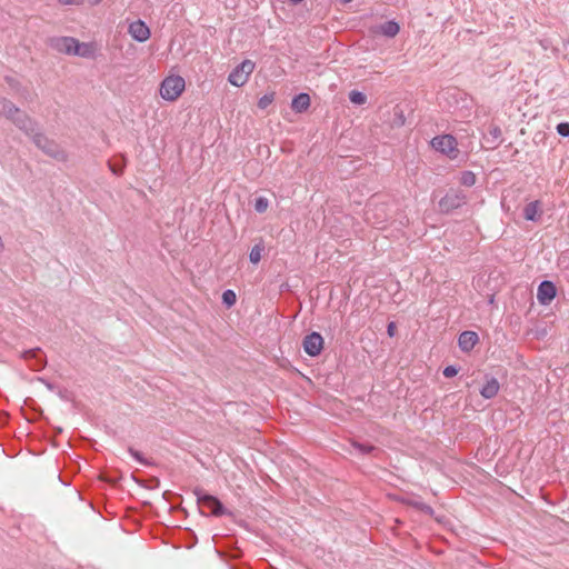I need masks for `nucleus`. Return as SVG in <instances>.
<instances>
[{
  "instance_id": "nucleus-1",
  "label": "nucleus",
  "mask_w": 569,
  "mask_h": 569,
  "mask_svg": "<svg viewBox=\"0 0 569 569\" xmlns=\"http://www.w3.org/2000/svg\"><path fill=\"white\" fill-rule=\"evenodd\" d=\"M186 90V81L181 76L169 74L160 83L159 94L169 102L177 101Z\"/></svg>"
},
{
  "instance_id": "nucleus-2",
  "label": "nucleus",
  "mask_w": 569,
  "mask_h": 569,
  "mask_svg": "<svg viewBox=\"0 0 569 569\" xmlns=\"http://www.w3.org/2000/svg\"><path fill=\"white\" fill-rule=\"evenodd\" d=\"M432 149L437 152L446 156L450 160H455L459 157L460 151L458 148L457 139L451 134H440L430 141Z\"/></svg>"
},
{
  "instance_id": "nucleus-3",
  "label": "nucleus",
  "mask_w": 569,
  "mask_h": 569,
  "mask_svg": "<svg viewBox=\"0 0 569 569\" xmlns=\"http://www.w3.org/2000/svg\"><path fill=\"white\" fill-rule=\"evenodd\" d=\"M0 114L12 119L23 130H33L32 121L7 99H0Z\"/></svg>"
},
{
  "instance_id": "nucleus-4",
  "label": "nucleus",
  "mask_w": 569,
  "mask_h": 569,
  "mask_svg": "<svg viewBox=\"0 0 569 569\" xmlns=\"http://www.w3.org/2000/svg\"><path fill=\"white\" fill-rule=\"evenodd\" d=\"M254 68L256 63L246 59L230 72L228 81L234 87H242L248 82Z\"/></svg>"
},
{
  "instance_id": "nucleus-5",
  "label": "nucleus",
  "mask_w": 569,
  "mask_h": 569,
  "mask_svg": "<svg viewBox=\"0 0 569 569\" xmlns=\"http://www.w3.org/2000/svg\"><path fill=\"white\" fill-rule=\"evenodd\" d=\"M198 502L203 507L209 509L214 516L224 515V509L221 502L213 496L202 493L201 490L196 491Z\"/></svg>"
},
{
  "instance_id": "nucleus-6",
  "label": "nucleus",
  "mask_w": 569,
  "mask_h": 569,
  "mask_svg": "<svg viewBox=\"0 0 569 569\" xmlns=\"http://www.w3.org/2000/svg\"><path fill=\"white\" fill-rule=\"evenodd\" d=\"M303 350L311 357L319 356L323 349V338L318 332H312L303 339Z\"/></svg>"
},
{
  "instance_id": "nucleus-7",
  "label": "nucleus",
  "mask_w": 569,
  "mask_h": 569,
  "mask_svg": "<svg viewBox=\"0 0 569 569\" xmlns=\"http://www.w3.org/2000/svg\"><path fill=\"white\" fill-rule=\"evenodd\" d=\"M76 38L73 37H56L50 39V47L60 53L73 56Z\"/></svg>"
},
{
  "instance_id": "nucleus-8",
  "label": "nucleus",
  "mask_w": 569,
  "mask_h": 569,
  "mask_svg": "<svg viewBox=\"0 0 569 569\" xmlns=\"http://www.w3.org/2000/svg\"><path fill=\"white\" fill-rule=\"evenodd\" d=\"M557 289L551 281H542L537 291V299L540 305H549L556 297Z\"/></svg>"
},
{
  "instance_id": "nucleus-9",
  "label": "nucleus",
  "mask_w": 569,
  "mask_h": 569,
  "mask_svg": "<svg viewBox=\"0 0 569 569\" xmlns=\"http://www.w3.org/2000/svg\"><path fill=\"white\" fill-rule=\"evenodd\" d=\"M128 32L134 40L139 42H144L150 38V29L141 20L131 22L129 24Z\"/></svg>"
},
{
  "instance_id": "nucleus-10",
  "label": "nucleus",
  "mask_w": 569,
  "mask_h": 569,
  "mask_svg": "<svg viewBox=\"0 0 569 569\" xmlns=\"http://www.w3.org/2000/svg\"><path fill=\"white\" fill-rule=\"evenodd\" d=\"M98 51V46L96 42H80L76 39L74 53L73 56H78L81 58H94Z\"/></svg>"
},
{
  "instance_id": "nucleus-11",
  "label": "nucleus",
  "mask_w": 569,
  "mask_h": 569,
  "mask_svg": "<svg viewBox=\"0 0 569 569\" xmlns=\"http://www.w3.org/2000/svg\"><path fill=\"white\" fill-rule=\"evenodd\" d=\"M479 342V337L475 331H463L458 338L459 348L465 351H471Z\"/></svg>"
},
{
  "instance_id": "nucleus-12",
  "label": "nucleus",
  "mask_w": 569,
  "mask_h": 569,
  "mask_svg": "<svg viewBox=\"0 0 569 569\" xmlns=\"http://www.w3.org/2000/svg\"><path fill=\"white\" fill-rule=\"evenodd\" d=\"M499 390H500L499 381L496 378H490L487 380V382L481 388L480 395L485 399H491L498 395Z\"/></svg>"
},
{
  "instance_id": "nucleus-13",
  "label": "nucleus",
  "mask_w": 569,
  "mask_h": 569,
  "mask_svg": "<svg viewBox=\"0 0 569 569\" xmlns=\"http://www.w3.org/2000/svg\"><path fill=\"white\" fill-rule=\"evenodd\" d=\"M463 199L457 193H448L440 201L439 206L442 210H450L459 207L462 203Z\"/></svg>"
},
{
  "instance_id": "nucleus-14",
  "label": "nucleus",
  "mask_w": 569,
  "mask_h": 569,
  "mask_svg": "<svg viewBox=\"0 0 569 569\" xmlns=\"http://www.w3.org/2000/svg\"><path fill=\"white\" fill-rule=\"evenodd\" d=\"M310 97L307 93H300L292 99L291 108L293 111L301 113L308 110L310 107Z\"/></svg>"
},
{
  "instance_id": "nucleus-15",
  "label": "nucleus",
  "mask_w": 569,
  "mask_h": 569,
  "mask_svg": "<svg viewBox=\"0 0 569 569\" xmlns=\"http://www.w3.org/2000/svg\"><path fill=\"white\" fill-rule=\"evenodd\" d=\"M399 24L391 20L380 24L377 29V32L389 38H393L399 33Z\"/></svg>"
},
{
  "instance_id": "nucleus-16",
  "label": "nucleus",
  "mask_w": 569,
  "mask_h": 569,
  "mask_svg": "<svg viewBox=\"0 0 569 569\" xmlns=\"http://www.w3.org/2000/svg\"><path fill=\"white\" fill-rule=\"evenodd\" d=\"M525 219L536 221L541 214L540 202L538 200L528 203L523 209Z\"/></svg>"
},
{
  "instance_id": "nucleus-17",
  "label": "nucleus",
  "mask_w": 569,
  "mask_h": 569,
  "mask_svg": "<svg viewBox=\"0 0 569 569\" xmlns=\"http://www.w3.org/2000/svg\"><path fill=\"white\" fill-rule=\"evenodd\" d=\"M33 141L34 143L40 148L42 149L43 151H46L47 153H50L52 154L53 153V143L51 141H49L44 136H42L41 133H36L33 136Z\"/></svg>"
},
{
  "instance_id": "nucleus-18",
  "label": "nucleus",
  "mask_w": 569,
  "mask_h": 569,
  "mask_svg": "<svg viewBox=\"0 0 569 569\" xmlns=\"http://www.w3.org/2000/svg\"><path fill=\"white\" fill-rule=\"evenodd\" d=\"M274 92L271 91V92H268L266 94H263L259 100H258V107L260 109H267L274 100Z\"/></svg>"
},
{
  "instance_id": "nucleus-19",
  "label": "nucleus",
  "mask_w": 569,
  "mask_h": 569,
  "mask_svg": "<svg viewBox=\"0 0 569 569\" xmlns=\"http://www.w3.org/2000/svg\"><path fill=\"white\" fill-rule=\"evenodd\" d=\"M349 99L355 104H365L367 101L366 94L357 90H352L349 93Z\"/></svg>"
},
{
  "instance_id": "nucleus-20",
  "label": "nucleus",
  "mask_w": 569,
  "mask_h": 569,
  "mask_svg": "<svg viewBox=\"0 0 569 569\" xmlns=\"http://www.w3.org/2000/svg\"><path fill=\"white\" fill-rule=\"evenodd\" d=\"M262 251H263V248L259 244H256L250 253H249V259L252 263L257 264L260 260H261V257H262Z\"/></svg>"
},
{
  "instance_id": "nucleus-21",
  "label": "nucleus",
  "mask_w": 569,
  "mask_h": 569,
  "mask_svg": "<svg viewBox=\"0 0 569 569\" xmlns=\"http://www.w3.org/2000/svg\"><path fill=\"white\" fill-rule=\"evenodd\" d=\"M237 301V296L234 293V291L232 290H226L223 293H222V302L227 306V307H232Z\"/></svg>"
},
{
  "instance_id": "nucleus-22",
  "label": "nucleus",
  "mask_w": 569,
  "mask_h": 569,
  "mask_svg": "<svg viewBox=\"0 0 569 569\" xmlns=\"http://www.w3.org/2000/svg\"><path fill=\"white\" fill-rule=\"evenodd\" d=\"M269 207V201L267 198L264 197H259L256 199L254 201V210L259 213H262L264 211H267Z\"/></svg>"
},
{
  "instance_id": "nucleus-23",
  "label": "nucleus",
  "mask_w": 569,
  "mask_h": 569,
  "mask_svg": "<svg viewBox=\"0 0 569 569\" xmlns=\"http://www.w3.org/2000/svg\"><path fill=\"white\" fill-rule=\"evenodd\" d=\"M460 181L462 184L471 187L476 183V176L471 171H466L461 174Z\"/></svg>"
},
{
  "instance_id": "nucleus-24",
  "label": "nucleus",
  "mask_w": 569,
  "mask_h": 569,
  "mask_svg": "<svg viewBox=\"0 0 569 569\" xmlns=\"http://www.w3.org/2000/svg\"><path fill=\"white\" fill-rule=\"evenodd\" d=\"M557 132L562 137H569V123L561 122L557 126Z\"/></svg>"
},
{
  "instance_id": "nucleus-25",
  "label": "nucleus",
  "mask_w": 569,
  "mask_h": 569,
  "mask_svg": "<svg viewBox=\"0 0 569 569\" xmlns=\"http://www.w3.org/2000/svg\"><path fill=\"white\" fill-rule=\"evenodd\" d=\"M458 375V369L453 366H448L443 370V376L446 378H452Z\"/></svg>"
},
{
  "instance_id": "nucleus-26",
  "label": "nucleus",
  "mask_w": 569,
  "mask_h": 569,
  "mask_svg": "<svg viewBox=\"0 0 569 569\" xmlns=\"http://www.w3.org/2000/svg\"><path fill=\"white\" fill-rule=\"evenodd\" d=\"M396 331H397L396 323L390 322L387 328V332H388L389 337H393L396 335Z\"/></svg>"
},
{
  "instance_id": "nucleus-27",
  "label": "nucleus",
  "mask_w": 569,
  "mask_h": 569,
  "mask_svg": "<svg viewBox=\"0 0 569 569\" xmlns=\"http://www.w3.org/2000/svg\"><path fill=\"white\" fill-rule=\"evenodd\" d=\"M355 447L361 452H369L372 447H365L363 445L355 443Z\"/></svg>"
},
{
  "instance_id": "nucleus-28",
  "label": "nucleus",
  "mask_w": 569,
  "mask_h": 569,
  "mask_svg": "<svg viewBox=\"0 0 569 569\" xmlns=\"http://www.w3.org/2000/svg\"><path fill=\"white\" fill-rule=\"evenodd\" d=\"M130 452L132 453L133 457H136L137 459H140V456L137 451L130 450Z\"/></svg>"
},
{
  "instance_id": "nucleus-29",
  "label": "nucleus",
  "mask_w": 569,
  "mask_h": 569,
  "mask_svg": "<svg viewBox=\"0 0 569 569\" xmlns=\"http://www.w3.org/2000/svg\"><path fill=\"white\" fill-rule=\"evenodd\" d=\"M499 133H500V129H498V128H497V129L493 131V134L498 136Z\"/></svg>"
}]
</instances>
